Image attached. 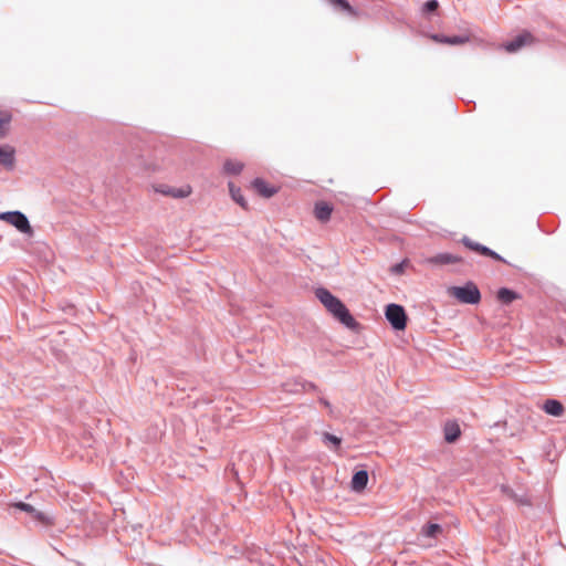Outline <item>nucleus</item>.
Masks as SVG:
<instances>
[{"instance_id":"18","label":"nucleus","mask_w":566,"mask_h":566,"mask_svg":"<svg viewBox=\"0 0 566 566\" xmlns=\"http://www.w3.org/2000/svg\"><path fill=\"white\" fill-rule=\"evenodd\" d=\"M496 297L501 303L509 305L513 301L518 300L520 295L512 290L502 287L497 291Z\"/></svg>"},{"instance_id":"23","label":"nucleus","mask_w":566,"mask_h":566,"mask_svg":"<svg viewBox=\"0 0 566 566\" xmlns=\"http://www.w3.org/2000/svg\"><path fill=\"white\" fill-rule=\"evenodd\" d=\"M327 1L336 8L345 10L350 14H356L353 7L346 0H327Z\"/></svg>"},{"instance_id":"20","label":"nucleus","mask_w":566,"mask_h":566,"mask_svg":"<svg viewBox=\"0 0 566 566\" xmlns=\"http://www.w3.org/2000/svg\"><path fill=\"white\" fill-rule=\"evenodd\" d=\"M229 191L231 198L243 209H248V202L241 193V189L235 187L233 182H229Z\"/></svg>"},{"instance_id":"2","label":"nucleus","mask_w":566,"mask_h":566,"mask_svg":"<svg viewBox=\"0 0 566 566\" xmlns=\"http://www.w3.org/2000/svg\"><path fill=\"white\" fill-rule=\"evenodd\" d=\"M450 296L455 297L464 304H476L481 300V294L474 283H468L464 286H451L448 290Z\"/></svg>"},{"instance_id":"7","label":"nucleus","mask_w":566,"mask_h":566,"mask_svg":"<svg viewBox=\"0 0 566 566\" xmlns=\"http://www.w3.org/2000/svg\"><path fill=\"white\" fill-rule=\"evenodd\" d=\"M154 190L156 192H159L164 196L171 197V198H187L192 192V188L189 185H185L179 188L170 187L168 185H158V186H154Z\"/></svg>"},{"instance_id":"15","label":"nucleus","mask_w":566,"mask_h":566,"mask_svg":"<svg viewBox=\"0 0 566 566\" xmlns=\"http://www.w3.org/2000/svg\"><path fill=\"white\" fill-rule=\"evenodd\" d=\"M443 431H444V439L449 443H453L454 441H457L461 434L460 427L454 421L447 422Z\"/></svg>"},{"instance_id":"11","label":"nucleus","mask_w":566,"mask_h":566,"mask_svg":"<svg viewBox=\"0 0 566 566\" xmlns=\"http://www.w3.org/2000/svg\"><path fill=\"white\" fill-rule=\"evenodd\" d=\"M426 262L434 265L454 264L462 262V258L451 253H439L434 256L428 258Z\"/></svg>"},{"instance_id":"8","label":"nucleus","mask_w":566,"mask_h":566,"mask_svg":"<svg viewBox=\"0 0 566 566\" xmlns=\"http://www.w3.org/2000/svg\"><path fill=\"white\" fill-rule=\"evenodd\" d=\"M252 188L261 196V197H264V198H271L273 197L277 191H279V188L277 187H274V186H271L269 185L268 182H265L263 179L261 178H256L252 181Z\"/></svg>"},{"instance_id":"16","label":"nucleus","mask_w":566,"mask_h":566,"mask_svg":"<svg viewBox=\"0 0 566 566\" xmlns=\"http://www.w3.org/2000/svg\"><path fill=\"white\" fill-rule=\"evenodd\" d=\"M543 409L546 413L554 417H560L565 411L564 406L558 400L555 399L546 400Z\"/></svg>"},{"instance_id":"13","label":"nucleus","mask_w":566,"mask_h":566,"mask_svg":"<svg viewBox=\"0 0 566 566\" xmlns=\"http://www.w3.org/2000/svg\"><path fill=\"white\" fill-rule=\"evenodd\" d=\"M368 483V473L365 470L356 472L352 478V489L355 492H361L365 490Z\"/></svg>"},{"instance_id":"19","label":"nucleus","mask_w":566,"mask_h":566,"mask_svg":"<svg viewBox=\"0 0 566 566\" xmlns=\"http://www.w3.org/2000/svg\"><path fill=\"white\" fill-rule=\"evenodd\" d=\"M12 120V115L8 111H0V138H3L8 135L10 130V124Z\"/></svg>"},{"instance_id":"10","label":"nucleus","mask_w":566,"mask_h":566,"mask_svg":"<svg viewBox=\"0 0 566 566\" xmlns=\"http://www.w3.org/2000/svg\"><path fill=\"white\" fill-rule=\"evenodd\" d=\"M463 243L465 247H468L469 249L482 254V255H485V256H490L496 261H504L503 258L501 255H499L496 252L490 250L489 248L482 245V244H479V243H475L473 241H471L470 239L468 238H464L463 239Z\"/></svg>"},{"instance_id":"12","label":"nucleus","mask_w":566,"mask_h":566,"mask_svg":"<svg viewBox=\"0 0 566 566\" xmlns=\"http://www.w3.org/2000/svg\"><path fill=\"white\" fill-rule=\"evenodd\" d=\"M0 165L6 168H13L14 165V149L13 147L6 145L0 146Z\"/></svg>"},{"instance_id":"5","label":"nucleus","mask_w":566,"mask_h":566,"mask_svg":"<svg viewBox=\"0 0 566 566\" xmlns=\"http://www.w3.org/2000/svg\"><path fill=\"white\" fill-rule=\"evenodd\" d=\"M12 506L29 513L34 521L39 522L42 525L49 526V525H53L54 524L53 518L49 514H46L44 512H41V511H38L31 504H28V503H24V502H17V503H13Z\"/></svg>"},{"instance_id":"17","label":"nucleus","mask_w":566,"mask_h":566,"mask_svg":"<svg viewBox=\"0 0 566 566\" xmlns=\"http://www.w3.org/2000/svg\"><path fill=\"white\" fill-rule=\"evenodd\" d=\"M244 168V164L237 159H227L223 164V172L227 175H239Z\"/></svg>"},{"instance_id":"21","label":"nucleus","mask_w":566,"mask_h":566,"mask_svg":"<svg viewBox=\"0 0 566 566\" xmlns=\"http://www.w3.org/2000/svg\"><path fill=\"white\" fill-rule=\"evenodd\" d=\"M442 526L436 523H430L421 528V534L426 537L436 538L442 534Z\"/></svg>"},{"instance_id":"9","label":"nucleus","mask_w":566,"mask_h":566,"mask_svg":"<svg viewBox=\"0 0 566 566\" xmlns=\"http://www.w3.org/2000/svg\"><path fill=\"white\" fill-rule=\"evenodd\" d=\"M429 39L433 42L449 45H462L469 42V36L465 35L444 36L441 34H430Z\"/></svg>"},{"instance_id":"22","label":"nucleus","mask_w":566,"mask_h":566,"mask_svg":"<svg viewBox=\"0 0 566 566\" xmlns=\"http://www.w3.org/2000/svg\"><path fill=\"white\" fill-rule=\"evenodd\" d=\"M323 442L328 448L338 449L340 446L342 439L334 434H331L328 432H324L323 433Z\"/></svg>"},{"instance_id":"26","label":"nucleus","mask_w":566,"mask_h":566,"mask_svg":"<svg viewBox=\"0 0 566 566\" xmlns=\"http://www.w3.org/2000/svg\"><path fill=\"white\" fill-rule=\"evenodd\" d=\"M321 402L325 406V407H329V402L325 399H321Z\"/></svg>"},{"instance_id":"3","label":"nucleus","mask_w":566,"mask_h":566,"mask_svg":"<svg viewBox=\"0 0 566 566\" xmlns=\"http://www.w3.org/2000/svg\"><path fill=\"white\" fill-rule=\"evenodd\" d=\"M385 315L391 326L397 331H403L407 326V314L405 308L398 304L386 306Z\"/></svg>"},{"instance_id":"4","label":"nucleus","mask_w":566,"mask_h":566,"mask_svg":"<svg viewBox=\"0 0 566 566\" xmlns=\"http://www.w3.org/2000/svg\"><path fill=\"white\" fill-rule=\"evenodd\" d=\"M0 220L15 227L20 232L31 234L32 228L27 217L20 211H8L0 213Z\"/></svg>"},{"instance_id":"1","label":"nucleus","mask_w":566,"mask_h":566,"mask_svg":"<svg viewBox=\"0 0 566 566\" xmlns=\"http://www.w3.org/2000/svg\"><path fill=\"white\" fill-rule=\"evenodd\" d=\"M315 294L321 303L327 308V311L332 313L333 316L337 318L342 324L349 328H355L357 326V322L350 315L347 307L329 291L326 289H317Z\"/></svg>"},{"instance_id":"25","label":"nucleus","mask_w":566,"mask_h":566,"mask_svg":"<svg viewBox=\"0 0 566 566\" xmlns=\"http://www.w3.org/2000/svg\"><path fill=\"white\" fill-rule=\"evenodd\" d=\"M407 264V261H402L401 263H398L391 268V271L396 274H401L405 271V266Z\"/></svg>"},{"instance_id":"6","label":"nucleus","mask_w":566,"mask_h":566,"mask_svg":"<svg viewBox=\"0 0 566 566\" xmlns=\"http://www.w3.org/2000/svg\"><path fill=\"white\" fill-rule=\"evenodd\" d=\"M535 43V38L527 31H523L521 34L515 36L513 40L505 43L504 48L509 53H514L524 46H528Z\"/></svg>"},{"instance_id":"14","label":"nucleus","mask_w":566,"mask_h":566,"mask_svg":"<svg viewBox=\"0 0 566 566\" xmlns=\"http://www.w3.org/2000/svg\"><path fill=\"white\" fill-rule=\"evenodd\" d=\"M332 211V206L325 201L317 202L314 208L315 218L322 222H326L329 220Z\"/></svg>"},{"instance_id":"24","label":"nucleus","mask_w":566,"mask_h":566,"mask_svg":"<svg viewBox=\"0 0 566 566\" xmlns=\"http://www.w3.org/2000/svg\"><path fill=\"white\" fill-rule=\"evenodd\" d=\"M438 7H439V3L437 0H428L424 3L423 10L427 12H433L438 9Z\"/></svg>"}]
</instances>
